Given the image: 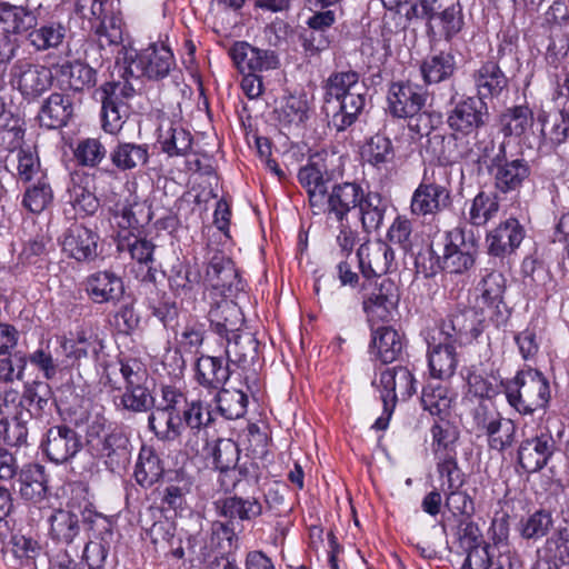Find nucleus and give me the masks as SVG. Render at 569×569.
I'll return each mask as SVG.
<instances>
[{"label": "nucleus", "mask_w": 569, "mask_h": 569, "mask_svg": "<svg viewBox=\"0 0 569 569\" xmlns=\"http://www.w3.org/2000/svg\"><path fill=\"white\" fill-rule=\"evenodd\" d=\"M371 347L382 363H390L401 353L403 342L397 330L383 326L372 332Z\"/></svg>", "instance_id": "de8ad7c7"}, {"label": "nucleus", "mask_w": 569, "mask_h": 569, "mask_svg": "<svg viewBox=\"0 0 569 569\" xmlns=\"http://www.w3.org/2000/svg\"><path fill=\"white\" fill-rule=\"evenodd\" d=\"M116 71L119 79L102 84V128L106 132L117 133L130 114L129 100L137 92L136 83L146 77L143 63H140V52L126 51L118 59Z\"/></svg>", "instance_id": "f257e3e1"}, {"label": "nucleus", "mask_w": 569, "mask_h": 569, "mask_svg": "<svg viewBox=\"0 0 569 569\" xmlns=\"http://www.w3.org/2000/svg\"><path fill=\"white\" fill-rule=\"evenodd\" d=\"M476 321L472 309L451 312L439 326V339L459 347L469 343L482 332L480 321Z\"/></svg>", "instance_id": "6ab92c4d"}, {"label": "nucleus", "mask_w": 569, "mask_h": 569, "mask_svg": "<svg viewBox=\"0 0 569 569\" xmlns=\"http://www.w3.org/2000/svg\"><path fill=\"white\" fill-rule=\"evenodd\" d=\"M213 421L209 403L201 399L188 400L179 415L168 417L164 421L167 432L173 437L181 436L186 429L199 432Z\"/></svg>", "instance_id": "5701e85b"}, {"label": "nucleus", "mask_w": 569, "mask_h": 569, "mask_svg": "<svg viewBox=\"0 0 569 569\" xmlns=\"http://www.w3.org/2000/svg\"><path fill=\"white\" fill-rule=\"evenodd\" d=\"M471 78L476 89L475 98L482 102L500 97L508 86V78L493 60L482 62L472 72Z\"/></svg>", "instance_id": "c756f323"}, {"label": "nucleus", "mask_w": 569, "mask_h": 569, "mask_svg": "<svg viewBox=\"0 0 569 569\" xmlns=\"http://www.w3.org/2000/svg\"><path fill=\"white\" fill-rule=\"evenodd\" d=\"M54 405V395L48 382L34 380L23 386L19 409L23 416L41 420L50 416Z\"/></svg>", "instance_id": "bb28decb"}, {"label": "nucleus", "mask_w": 569, "mask_h": 569, "mask_svg": "<svg viewBox=\"0 0 569 569\" xmlns=\"http://www.w3.org/2000/svg\"><path fill=\"white\" fill-rule=\"evenodd\" d=\"M140 63H143L146 78L149 80L166 78L176 64L170 48L157 43L150 44L140 52Z\"/></svg>", "instance_id": "e433bc0d"}, {"label": "nucleus", "mask_w": 569, "mask_h": 569, "mask_svg": "<svg viewBox=\"0 0 569 569\" xmlns=\"http://www.w3.org/2000/svg\"><path fill=\"white\" fill-rule=\"evenodd\" d=\"M163 467L159 456L150 447H142L134 468L136 481L143 488H150L161 479Z\"/></svg>", "instance_id": "603ef678"}, {"label": "nucleus", "mask_w": 569, "mask_h": 569, "mask_svg": "<svg viewBox=\"0 0 569 569\" xmlns=\"http://www.w3.org/2000/svg\"><path fill=\"white\" fill-rule=\"evenodd\" d=\"M176 531L174 523L164 519L156 521L147 531V535L154 546L168 547V552L174 558L181 559L184 556V550L181 540L176 538Z\"/></svg>", "instance_id": "680f3d73"}, {"label": "nucleus", "mask_w": 569, "mask_h": 569, "mask_svg": "<svg viewBox=\"0 0 569 569\" xmlns=\"http://www.w3.org/2000/svg\"><path fill=\"white\" fill-rule=\"evenodd\" d=\"M438 176H446V170L439 168L425 172L422 181L413 191L410 209L416 216L436 214L443 211L451 204L450 189L442 183Z\"/></svg>", "instance_id": "0eeeda50"}, {"label": "nucleus", "mask_w": 569, "mask_h": 569, "mask_svg": "<svg viewBox=\"0 0 569 569\" xmlns=\"http://www.w3.org/2000/svg\"><path fill=\"white\" fill-rule=\"evenodd\" d=\"M204 280L224 297H236L244 291L246 282L241 279L233 261L220 252H216L206 269Z\"/></svg>", "instance_id": "4468645a"}, {"label": "nucleus", "mask_w": 569, "mask_h": 569, "mask_svg": "<svg viewBox=\"0 0 569 569\" xmlns=\"http://www.w3.org/2000/svg\"><path fill=\"white\" fill-rule=\"evenodd\" d=\"M156 246L133 231H119L117 237V250L120 253H128L132 260L138 263L149 266L153 259Z\"/></svg>", "instance_id": "c03bdc74"}, {"label": "nucleus", "mask_w": 569, "mask_h": 569, "mask_svg": "<svg viewBox=\"0 0 569 569\" xmlns=\"http://www.w3.org/2000/svg\"><path fill=\"white\" fill-rule=\"evenodd\" d=\"M487 102L467 97L458 101L448 112L447 124L453 131V137H467L477 133L489 122Z\"/></svg>", "instance_id": "1a4fd4ad"}, {"label": "nucleus", "mask_w": 569, "mask_h": 569, "mask_svg": "<svg viewBox=\"0 0 569 569\" xmlns=\"http://www.w3.org/2000/svg\"><path fill=\"white\" fill-rule=\"evenodd\" d=\"M84 290L94 303H117L124 293L122 278L112 270H99L89 274Z\"/></svg>", "instance_id": "393cba45"}, {"label": "nucleus", "mask_w": 569, "mask_h": 569, "mask_svg": "<svg viewBox=\"0 0 569 569\" xmlns=\"http://www.w3.org/2000/svg\"><path fill=\"white\" fill-rule=\"evenodd\" d=\"M74 113L72 98L69 94L52 92L41 104L38 119L41 127L60 129L68 124Z\"/></svg>", "instance_id": "473e14b6"}, {"label": "nucleus", "mask_w": 569, "mask_h": 569, "mask_svg": "<svg viewBox=\"0 0 569 569\" xmlns=\"http://www.w3.org/2000/svg\"><path fill=\"white\" fill-rule=\"evenodd\" d=\"M11 83L27 101H36L53 84L51 69L28 59H18L10 70Z\"/></svg>", "instance_id": "423d86ee"}, {"label": "nucleus", "mask_w": 569, "mask_h": 569, "mask_svg": "<svg viewBox=\"0 0 569 569\" xmlns=\"http://www.w3.org/2000/svg\"><path fill=\"white\" fill-rule=\"evenodd\" d=\"M427 96L410 82H395L388 93V109L396 118H415L426 104Z\"/></svg>", "instance_id": "4be33fe9"}, {"label": "nucleus", "mask_w": 569, "mask_h": 569, "mask_svg": "<svg viewBox=\"0 0 569 569\" xmlns=\"http://www.w3.org/2000/svg\"><path fill=\"white\" fill-rule=\"evenodd\" d=\"M553 527V517L547 509H538L532 513L522 517L517 530L520 537L529 541H538L547 537Z\"/></svg>", "instance_id": "3c124183"}, {"label": "nucleus", "mask_w": 569, "mask_h": 569, "mask_svg": "<svg viewBox=\"0 0 569 569\" xmlns=\"http://www.w3.org/2000/svg\"><path fill=\"white\" fill-rule=\"evenodd\" d=\"M92 449L103 459L106 467L112 472L124 468L131 453L130 440L119 427L109 430Z\"/></svg>", "instance_id": "cd10ccee"}, {"label": "nucleus", "mask_w": 569, "mask_h": 569, "mask_svg": "<svg viewBox=\"0 0 569 569\" xmlns=\"http://www.w3.org/2000/svg\"><path fill=\"white\" fill-rule=\"evenodd\" d=\"M51 538L60 543L71 545L80 537L81 526L78 513L58 509L49 518Z\"/></svg>", "instance_id": "37998d69"}, {"label": "nucleus", "mask_w": 569, "mask_h": 569, "mask_svg": "<svg viewBox=\"0 0 569 569\" xmlns=\"http://www.w3.org/2000/svg\"><path fill=\"white\" fill-rule=\"evenodd\" d=\"M37 23L34 11L9 2L0 3V33L16 37L29 32Z\"/></svg>", "instance_id": "c9c22d12"}, {"label": "nucleus", "mask_w": 569, "mask_h": 569, "mask_svg": "<svg viewBox=\"0 0 569 569\" xmlns=\"http://www.w3.org/2000/svg\"><path fill=\"white\" fill-rule=\"evenodd\" d=\"M457 347L441 339L438 343L429 342L428 361L433 378L447 379L455 373L458 365Z\"/></svg>", "instance_id": "ea45409f"}, {"label": "nucleus", "mask_w": 569, "mask_h": 569, "mask_svg": "<svg viewBox=\"0 0 569 569\" xmlns=\"http://www.w3.org/2000/svg\"><path fill=\"white\" fill-rule=\"evenodd\" d=\"M160 396V400L156 401L153 407L154 410L148 417L149 428L156 433L159 427L164 426L168 417L179 415L188 402L186 393L172 385H161Z\"/></svg>", "instance_id": "2f4dec72"}, {"label": "nucleus", "mask_w": 569, "mask_h": 569, "mask_svg": "<svg viewBox=\"0 0 569 569\" xmlns=\"http://www.w3.org/2000/svg\"><path fill=\"white\" fill-rule=\"evenodd\" d=\"M357 258L366 278H381L397 268L393 249L382 240L362 243L358 248Z\"/></svg>", "instance_id": "dca6fc26"}, {"label": "nucleus", "mask_w": 569, "mask_h": 569, "mask_svg": "<svg viewBox=\"0 0 569 569\" xmlns=\"http://www.w3.org/2000/svg\"><path fill=\"white\" fill-rule=\"evenodd\" d=\"M362 157L375 169L387 171L393 164L396 158L393 143L383 134H375L363 147Z\"/></svg>", "instance_id": "a18cd8bd"}, {"label": "nucleus", "mask_w": 569, "mask_h": 569, "mask_svg": "<svg viewBox=\"0 0 569 569\" xmlns=\"http://www.w3.org/2000/svg\"><path fill=\"white\" fill-rule=\"evenodd\" d=\"M298 180L307 190L312 210L325 208V196L328 191L327 180L316 164H307L298 172Z\"/></svg>", "instance_id": "49530a36"}, {"label": "nucleus", "mask_w": 569, "mask_h": 569, "mask_svg": "<svg viewBox=\"0 0 569 569\" xmlns=\"http://www.w3.org/2000/svg\"><path fill=\"white\" fill-rule=\"evenodd\" d=\"M41 551L37 540L21 533H12L2 549L6 565L13 569H37Z\"/></svg>", "instance_id": "c85d7f7f"}, {"label": "nucleus", "mask_w": 569, "mask_h": 569, "mask_svg": "<svg viewBox=\"0 0 569 569\" xmlns=\"http://www.w3.org/2000/svg\"><path fill=\"white\" fill-rule=\"evenodd\" d=\"M362 187L357 182L335 183L325 196V208L316 209L313 213L323 212L327 220L342 222L349 212L358 207L363 194Z\"/></svg>", "instance_id": "ddd939ff"}, {"label": "nucleus", "mask_w": 569, "mask_h": 569, "mask_svg": "<svg viewBox=\"0 0 569 569\" xmlns=\"http://www.w3.org/2000/svg\"><path fill=\"white\" fill-rule=\"evenodd\" d=\"M66 33L67 29L61 22L52 21L40 28H32L28 33V40L37 51H47L62 44Z\"/></svg>", "instance_id": "13d9d810"}, {"label": "nucleus", "mask_w": 569, "mask_h": 569, "mask_svg": "<svg viewBox=\"0 0 569 569\" xmlns=\"http://www.w3.org/2000/svg\"><path fill=\"white\" fill-rule=\"evenodd\" d=\"M217 515L236 523L242 529V522H251L263 512V503L256 497L227 496L214 502Z\"/></svg>", "instance_id": "b1692460"}, {"label": "nucleus", "mask_w": 569, "mask_h": 569, "mask_svg": "<svg viewBox=\"0 0 569 569\" xmlns=\"http://www.w3.org/2000/svg\"><path fill=\"white\" fill-rule=\"evenodd\" d=\"M27 416H23L19 410L13 412L12 419L9 417L0 418V441L11 447H22L28 441V422Z\"/></svg>", "instance_id": "052dcab7"}, {"label": "nucleus", "mask_w": 569, "mask_h": 569, "mask_svg": "<svg viewBox=\"0 0 569 569\" xmlns=\"http://www.w3.org/2000/svg\"><path fill=\"white\" fill-rule=\"evenodd\" d=\"M168 280L176 296L191 299L200 286L201 274L198 268L179 262L172 266Z\"/></svg>", "instance_id": "09e8293b"}, {"label": "nucleus", "mask_w": 569, "mask_h": 569, "mask_svg": "<svg viewBox=\"0 0 569 569\" xmlns=\"http://www.w3.org/2000/svg\"><path fill=\"white\" fill-rule=\"evenodd\" d=\"M218 412L228 420L242 418L247 412L248 396L238 389H219L213 393Z\"/></svg>", "instance_id": "5fc2aeb1"}, {"label": "nucleus", "mask_w": 569, "mask_h": 569, "mask_svg": "<svg viewBox=\"0 0 569 569\" xmlns=\"http://www.w3.org/2000/svg\"><path fill=\"white\" fill-rule=\"evenodd\" d=\"M211 329L226 340L239 332L243 322L240 308L230 300H222L208 312Z\"/></svg>", "instance_id": "f704fd0d"}, {"label": "nucleus", "mask_w": 569, "mask_h": 569, "mask_svg": "<svg viewBox=\"0 0 569 569\" xmlns=\"http://www.w3.org/2000/svg\"><path fill=\"white\" fill-rule=\"evenodd\" d=\"M359 73L353 70L332 72L325 82V101L336 103L332 126L345 131L352 126L366 106L365 87L359 83Z\"/></svg>", "instance_id": "f03ea898"}, {"label": "nucleus", "mask_w": 569, "mask_h": 569, "mask_svg": "<svg viewBox=\"0 0 569 569\" xmlns=\"http://www.w3.org/2000/svg\"><path fill=\"white\" fill-rule=\"evenodd\" d=\"M98 232L82 223H72L63 233L62 250L79 262H90L99 256Z\"/></svg>", "instance_id": "412c9836"}, {"label": "nucleus", "mask_w": 569, "mask_h": 569, "mask_svg": "<svg viewBox=\"0 0 569 569\" xmlns=\"http://www.w3.org/2000/svg\"><path fill=\"white\" fill-rule=\"evenodd\" d=\"M421 405L432 416H441L448 412L451 406V398L443 386H427L422 389Z\"/></svg>", "instance_id": "338daca9"}, {"label": "nucleus", "mask_w": 569, "mask_h": 569, "mask_svg": "<svg viewBox=\"0 0 569 569\" xmlns=\"http://www.w3.org/2000/svg\"><path fill=\"white\" fill-rule=\"evenodd\" d=\"M53 201V190L47 178L41 174L38 180L28 187L22 196V207L31 213L39 214Z\"/></svg>", "instance_id": "4d7b16f0"}, {"label": "nucleus", "mask_w": 569, "mask_h": 569, "mask_svg": "<svg viewBox=\"0 0 569 569\" xmlns=\"http://www.w3.org/2000/svg\"><path fill=\"white\" fill-rule=\"evenodd\" d=\"M158 142L169 157H183L191 150L192 137L179 123L169 120L160 124Z\"/></svg>", "instance_id": "58836bf2"}, {"label": "nucleus", "mask_w": 569, "mask_h": 569, "mask_svg": "<svg viewBox=\"0 0 569 569\" xmlns=\"http://www.w3.org/2000/svg\"><path fill=\"white\" fill-rule=\"evenodd\" d=\"M532 110L522 104L506 109L499 118L500 130L505 137H521L532 126Z\"/></svg>", "instance_id": "864d4df0"}, {"label": "nucleus", "mask_w": 569, "mask_h": 569, "mask_svg": "<svg viewBox=\"0 0 569 569\" xmlns=\"http://www.w3.org/2000/svg\"><path fill=\"white\" fill-rule=\"evenodd\" d=\"M508 403L521 415L545 409L550 400L548 379L537 369L519 370L513 379L501 382Z\"/></svg>", "instance_id": "7ed1b4c3"}, {"label": "nucleus", "mask_w": 569, "mask_h": 569, "mask_svg": "<svg viewBox=\"0 0 569 569\" xmlns=\"http://www.w3.org/2000/svg\"><path fill=\"white\" fill-rule=\"evenodd\" d=\"M149 158L148 147L132 142H119L110 151L112 164L121 170H132L147 163Z\"/></svg>", "instance_id": "8fccbe9b"}, {"label": "nucleus", "mask_w": 569, "mask_h": 569, "mask_svg": "<svg viewBox=\"0 0 569 569\" xmlns=\"http://www.w3.org/2000/svg\"><path fill=\"white\" fill-rule=\"evenodd\" d=\"M89 20H94L92 24L94 33L98 37L100 47L119 46L123 41V22L119 14H116L110 0H92L89 10Z\"/></svg>", "instance_id": "2eb2a0df"}, {"label": "nucleus", "mask_w": 569, "mask_h": 569, "mask_svg": "<svg viewBox=\"0 0 569 569\" xmlns=\"http://www.w3.org/2000/svg\"><path fill=\"white\" fill-rule=\"evenodd\" d=\"M525 229L516 218H508L490 230L486 236L488 254L505 259L520 247L525 238Z\"/></svg>", "instance_id": "aec40b11"}, {"label": "nucleus", "mask_w": 569, "mask_h": 569, "mask_svg": "<svg viewBox=\"0 0 569 569\" xmlns=\"http://www.w3.org/2000/svg\"><path fill=\"white\" fill-rule=\"evenodd\" d=\"M456 69V57L450 51L429 54L420 63V72L426 84H437L450 79Z\"/></svg>", "instance_id": "4c0bfd02"}, {"label": "nucleus", "mask_w": 569, "mask_h": 569, "mask_svg": "<svg viewBox=\"0 0 569 569\" xmlns=\"http://www.w3.org/2000/svg\"><path fill=\"white\" fill-rule=\"evenodd\" d=\"M357 208L362 230L370 233L382 226L388 204L379 192L368 191L363 192Z\"/></svg>", "instance_id": "a19ab883"}, {"label": "nucleus", "mask_w": 569, "mask_h": 569, "mask_svg": "<svg viewBox=\"0 0 569 569\" xmlns=\"http://www.w3.org/2000/svg\"><path fill=\"white\" fill-rule=\"evenodd\" d=\"M545 548L552 552L553 559L560 565H569V523L560 525L553 533L547 538Z\"/></svg>", "instance_id": "774afa93"}, {"label": "nucleus", "mask_w": 569, "mask_h": 569, "mask_svg": "<svg viewBox=\"0 0 569 569\" xmlns=\"http://www.w3.org/2000/svg\"><path fill=\"white\" fill-rule=\"evenodd\" d=\"M22 499L31 502L42 501L48 493V476L44 467L38 463L24 465L14 482Z\"/></svg>", "instance_id": "72a5a7b5"}, {"label": "nucleus", "mask_w": 569, "mask_h": 569, "mask_svg": "<svg viewBox=\"0 0 569 569\" xmlns=\"http://www.w3.org/2000/svg\"><path fill=\"white\" fill-rule=\"evenodd\" d=\"M507 279L502 272L491 270L482 276L478 290L483 302L492 308L491 320L497 327L503 325L509 318V311L503 302Z\"/></svg>", "instance_id": "a878e982"}, {"label": "nucleus", "mask_w": 569, "mask_h": 569, "mask_svg": "<svg viewBox=\"0 0 569 569\" xmlns=\"http://www.w3.org/2000/svg\"><path fill=\"white\" fill-rule=\"evenodd\" d=\"M363 300V310L369 321L388 322L400 300L399 288L390 278H379Z\"/></svg>", "instance_id": "f8f14e48"}, {"label": "nucleus", "mask_w": 569, "mask_h": 569, "mask_svg": "<svg viewBox=\"0 0 569 569\" xmlns=\"http://www.w3.org/2000/svg\"><path fill=\"white\" fill-rule=\"evenodd\" d=\"M120 373L124 381L123 392L114 398L117 409L132 413L148 412L156 399L148 386L149 375L144 366L136 360L120 361Z\"/></svg>", "instance_id": "20e7f679"}, {"label": "nucleus", "mask_w": 569, "mask_h": 569, "mask_svg": "<svg viewBox=\"0 0 569 569\" xmlns=\"http://www.w3.org/2000/svg\"><path fill=\"white\" fill-rule=\"evenodd\" d=\"M226 341L224 353L228 363L231 362L239 367H244L250 362H254L259 342L251 332L241 331Z\"/></svg>", "instance_id": "79ce46f5"}, {"label": "nucleus", "mask_w": 569, "mask_h": 569, "mask_svg": "<svg viewBox=\"0 0 569 569\" xmlns=\"http://www.w3.org/2000/svg\"><path fill=\"white\" fill-rule=\"evenodd\" d=\"M377 387L381 393L383 410L390 417L398 400L406 401L416 392V380L407 367L397 366L380 373Z\"/></svg>", "instance_id": "9b49d317"}, {"label": "nucleus", "mask_w": 569, "mask_h": 569, "mask_svg": "<svg viewBox=\"0 0 569 569\" xmlns=\"http://www.w3.org/2000/svg\"><path fill=\"white\" fill-rule=\"evenodd\" d=\"M479 241L472 230L456 227L446 233L441 268L448 273L462 274L475 267Z\"/></svg>", "instance_id": "39448f33"}, {"label": "nucleus", "mask_w": 569, "mask_h": 569, "mask_svg": "<svg viewBox=\"0 0 569 569\" xmlns=\"http://www.w3.org/2000/svg\"><path fill=\"white\" fill-rule=\"evenodd\" d=\"M500 209L497 194L480 191L471 201L468 221L476 227H482L493 219Z\"/></svg>", "instance_id": "e2e57ef3"}, {"label": "nucleus", "mask_w": 569, "mask_h": 569, "mask_svg": "<svg viewBox=\"0 0 569 569\" xmlns=\"http://www.w3.org/2000/svg\"><path fill=\"white\" fill-rule=\"evenodd\" d=\"M228 53L241 73L270 71L280 66L279 57L273 50L260 49L246 41L233 43Z\"/></svg>", "instance_id": "a211bd4d"}, {"label": "nucleus", "mask_w": 569, "mask_h": 569, "mask_svg": "<svg viewBox=\"0 0 569 569\" xmlns=\"http://www.w3.org/2000/svg\"><path fill=\"white\" fill-rule=\"evenodd\" d=\"M230 373L228 361L224 362L221 357L201 355L196 359L193 378L210 395L222 389Z\"/></svg>", "instance_id": "7c9ffc66"}, {"label": "nucleus", "mask_w": 569, "mask_h": 569, "mask_svg": "<svg viewBox=\"0 0 569 569\" xmlns=\"http://www.w3.org/2000/svg\"><path fill=\"white\" fill-rule=\"evenodd\" d=\"M83 180V177H73L68 187V193L69 202L74 211L81 217H88L97 212L100 202L96 194L82 184Z\"/></svg>", "instance_id": "bf43d9fd"}, {"label": "nucleus", "mask_w": 569, "mask_h": 569, "mask_svg": "<svg viewBox=\"0 0 569 569\" xmlns=\"http://www.w3.org/2000/svg\"><path fill=\"white\" fill-rule=\"evenodd\" d=\"M558 450L557 441L547 427H538L536 433L522 440L518 448V463L529 473L542 470Z\"/></svg>", "instance_id": "6e6552de"}, {"label": "nucleus", "mask_w": 569, "mask_h": 569, "mask_svg": "<svg viewBox=\"0 0 569 569\" xmlns=\"http://www.w3.org/2000/svg\"><path fill=\"white\" fill-rule=\"evenodd\" d=\"M60 74L68 78L69 88L76 92L93 88L97 83V71L79 61L63 63L60 67Z\"/></svg>", "instance_id": "0e129e2a"}, {"label": "nucleus", "mask_w": 569, "mask_h": 569, "mask_svg": "<svg viewBox=\"0 0 569 569\" xmlns=\"http://www.w3.org/2000/svg\"><path fill=\"white\" fill-rule=\"evenodd\" d=\"M41 448L51 461L64 463L82 449V440L73 428L58 425L48 429Z\"/></svg>", "instance_id": "f3484780"}, {"label": "nucleus", "mask_w": 569, "mask_h": 569, "mask_svg": "<svg viewBox=\"0 0 569 569\" xmlns=\"http://www.w3.org/2000/svg\"><path fill=\"white\" fill-rule=\"evenodd\" d=\"M538 121L541 123V133L545 140L551 144L558 146L565 142L569 137V112L557 110L555 112H545L538 114Z\"/></svg>", "instance_id": "6e6d98bb"}, {"label": "nucleus", "mask_w": 569, "mask_h": 569, "mask_svg": "<svg viewBox=\"0 0 569 569\" xmlns=\"http://www.w3.org/2000/svg\"><path fill=\"white\" fill-rule=\"evenodd\" d=\"M488 170L493 178L495 188L502 193L518 191L531 172L525 159H507L503 142L500 143L498 153L490 159Z\"/></svg>", "instance_id": "9d476101"}, {"label": "nucleus", "mask_w": 569, "mask_h": 569, "mask_svg": "<svg viewBox=\"0 0 569 569\" xmlns=\"http://www.w3.org/2000/svg\"><path fill=\"white\" fill-rule=\"evenodd\" d=\"M437 472L441 479L440 490L442 492L462 488L466 476L458 466L457 452L443 453L436 458Z\"/></svg>", "instance_id": "69168bd1"}]
</instances>
